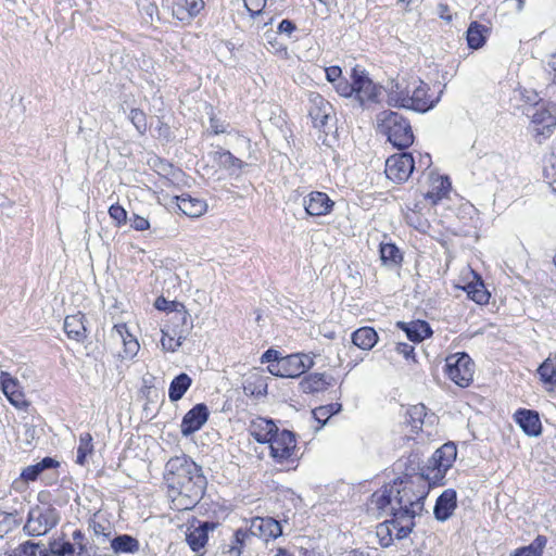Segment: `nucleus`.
<instances>
[{
    "label": "nucleus",
    "mask_w": 556,
    "mask_h": 556,
    "mask_svg": "<svg viewBox=\"0 0 556 556\" xmlns=\"http://www.w3.org/2000/svg\"><path fill=\"white\" fill-rule=\"evenodd\" d=\"M427 494V481L424 477H416L396 479L371 495L369 509L378 517H391L377 527V536L383 547L390 546L394 539H405L412 532L415 517L424 510Z\"/></svg>",
    "instance_id": "obj_1"
},
{
    "label": "nucleus",
    "mask_w": 556,
    "mask_h": 556,
    "mask_svg": "<svg viewBox=\"0 0 556 556\" xmlns=\"http://www.w3.org/2000/svg\"><path fill=\"white\" fill-rule=\"evenodd\" d=\"M164 480L170 507L177 511L192 509L206 488V478L201 467L186 455L168 459Z\"/></svg>",
    "instance_id": "obj_2"
},
{
    "label": "nucleus",
    "mask_w": 556,
    "mask_h": 556,
    "mask_svg": "<svg viewBox=\"0 0 556 556\" xmlns=\"http://www.w3.org/2000/svg\"><path fill=\"white\" fill-rule=\"evenodd\" d=\"M428 91V85L420 79H413L409 83L397 81L389 90L388 103L424 113L439 102V97L433 98Z\"/></svg>",
    "instance_id": "obj_3"
},
{
    "label": "nucleus",
    "mask_w": 556,
    "mask_h": 556,
    "mask_svg": "<svg viewBox=\"0 0 556 556\" xmlns=\"http://www.w3.org/2000/svg\"><path fill=\"white\" fill-rule=\"evenodd\" d=\"M377 126L380 134L397 149H406L414 142V134L409 122L401 114L383 111L377 116Z\"/></svg>",
    "instance_id": "obj_4"
},
{
    "label": "nucleus",
    "mask_w": 556,
    "mask_h": 556,
    "mask_svg": "<svg viewBox=\"0 0 556 556\" xmlns=\"http://www.w3.org/2000/svg\"><path fill=\"white\" fill-rule=\"evenodd\" d=\"M60 521L59 511L49 505H36L30 508L24 530L34 536L43 535Z\"/></svg>",
    "instance_id": "obj_5"
},
{
    "label": "nucleus",
    "mask_w": 556,
    "mask_h": 556,
    "mask_svg": "<svg viewBox=\"0 0 556 556\" xmlns=\"http://www.w3.org/2000/svg\"><path fill=\"white\" fill-rule=\"evenodd\" d=\"M313 366V356L305 353H295L283 356L278 362L268 365V371L282 378H296Z\"/></svg>",
    "instance_id": "obj_6"
},
{
    "label": "nucleus",
    "mask_w": 556,
    "mask_h": 556,
    "mask_svg": "<svg viewBox=\"0 0 556 556\" xmlns=\"http://www.w3.org/2000/svg\"><path fill=\"white\" fill-rule=\"evenodd\" d=\"M445 370L454 383L466 388L473 379L475 364L468 354L455 353L446 357Z\"/></svg>",
    "instance_id": "obj_7"
},
{
    "label": "nucleus",
    "mask_w": 556,
    "mask_h": 556,
    "mask_svg": "<svg viewBox=\"0 0 556 556\" xmlns=\"http://www.w3.org/2000/svg\"><path fill=\"white\" fill-rule=\"evenodd\" d=\"M270 456L278 464L296 459V440L293 432L279 429L268 442Z\"/></svg>",
    "instance_id": "obj_8"
},
{
    "label": "nucleus",
    "mask_w": 556,
    "mask_h": 556,
    "mask_svg": "<svg viewBox=\"0 0 556 556\" xmlns=\"http://www.w3.org/2000/svg\"><path fill=\"white\" fill-rule=\"evenodd\" d=\"M533 131L536 136H549L556 127V105L536 103L529 112Z\"/></svg>",
    "instance_id": "obj_9"
},
{
    "label": "nucleus",
    "mask_w": 556,
    "mask_h": 556,
    "mask_svg": "<svg viewBox=\"0 0 556 556\" xmlns=\"http://www.w3.org/2000/svg\"><path fill=\"white\" fill-rule=\"evenodd\" d=\"M351 78L353 79L354 86V98L362 104L377 102L380 94L381 88L377 86L365 73V71L354 67L352 71Z\"/></svg>",
    "instance_id": "obj_10"
},
{
    "label": "nucleus",
    "mask_w": 556,
    "mask_h": 556,
    "mask_svg": "<svg viewBox=\"0 0 556 556\" xmlns=\"http://www.w3.org/2000/svg\"><path fill=\"white\" fill-rule=\"evenodd\" d=\"M415 168L413 155L407 152L391 155L386 161V175L396 184L406 181Z\"/></svg>",
    "instance_id": "obj_11"
},
{
    "label": "nucleus",
    "mask_w": 556,
    "mask_h": 556,
    "mask_svg": "<svg viewBox=\"0 0 556 556\" xmlns=\"http://www.w3.org/2000/svg\"><path fill=\"white\" fill-rule=\"evenodd\" d=\"M457 456V447L448 442L439 447L429 460L428 469L431 470L432 479H442L446 471L453 466Z\"/></svg>",
    "instance_id": "obj_12"
},
{
    "label": "nucleus",
    "mask_w": 556,
    "mask_h": 556,
    "mask_svg": "<svg viewBox=\"0 0 556 556\" xmlns=\"http://www.w3.org/2000/svg\"><path fill=\"white\" fill-rule=\"evenodd\" d=\"M303 206L309 216L319 217L329 214L334 206V202L325 192L312 191L304 197Z\"/></svg>",
    "instance_id": "obj_13"
},
{
    "label": "nucleus",
    "mask_w": 556,
    "mask_h": 556,
    "mask_svg": "<svg viewBox=\"0 0 556 556\" xmlns=\"http://www.w3.org/2000/svg\"><path fill=\"white\" fill-rule=\"evenodd\" d=\"M208 409L205 404H197L182 418L180 432L184 437H189L199 431L207 421Z\"/></svg>",
    "instance_id": "obj_14"
},
{
    "label": "nucleus",
    "mask_w": 556,
    "mask_h": 556,
    "mask_svg": "<svg viewBox=\"0 0 556 556\" xmlns=\"http://www.w3.org/2000/svg\"><path fill=\"white\" fill-rule=\"evenodd\" d=\"M58 466L59 463L55 459L45 457L40 462L25 467L21 472L20 479L13 482V488L23 491L28 482L35 481L46 469L55 468Z\"/></svg>",
    "instance_id": "obj_15"
},
{
    "label": "nucleus",
    "mask_w": 556,
    "mask_h": 556,
    "mask_svg": "<svg viewBox=\"0 0 556 556\" xmlns=\"http://www.w3.org/2000/svg\"><path fill=\"white\" fill-rule=\"evenodd\" d=\"M332 105L319 94H313L309 98L308 115L314 127L321 128L328 123L332 114Z\"/></svg>",
    "instance_id": "obj_16"
},
{
    "label": "nucleus",
    "mask_w": 556,
    "mask_h": 556,
    "mask_svg": "<svg viewBox=\"0 0 556 556\" xmlns=\"http://www.w3.org/2000/svg\"><path fill=\"white\" fill-rule=\"evenodd\" d=\"M1 390L9 400V402L17 408L27 406L24 393L20 388V382L16 378L12 377L7 371L0 372Z\"/></svg>",
    "instance_id": "obj_17"
},
{
    "label": "nucleus",
    "mask_w": 556,
    "mask_h": 556,
    "mask_svg": "<svg viewBox=\"0 0 556 556\" xmlns=\"http://www.w3.org/2000/svg\"><path fill=\"white\" fill-rule=\"evenodd\" d=\"M334 379L325 372H313L300 381V390L306 394H314L326 391L333 386Z\"/></svg>",
    "instance_id": "obj_18"
},
{
    "label": "nucleus",
    "mask_w": 556,
    "mask_h": 556,
    "mask_svg": "<svg viewBox=\"0 0 556 556\" xmlns=\"http://www.w3.org/2000/svg\"><path fill=\"white\" fill-rule=\"evenodd\" d=\"M457 507V493L453 489L444 490L437 498L433 514L439 521H446Z\"/></svg>",
    "instance_id": "obj_19"
},
{
    "label": "nucleus",
    "mask_w": 556,
    "mask_h": 556,
    "mask_svg": "<svg viewBox=\"0 0 556 556\" xmlns=\"http://www.w3.org/2000/svg\"><path fill=\"white\" fill-rule=\"evenodd\" d=\"M483 165L498 182H504L511 173V166L502 154L491 153L483 159Z\"/></svg>",
    "instance_id": "obj_20"
},
{
    "label": "nucleus",
    "mask_w": 556,
    "mask_h": 556,
    "mask_svg": "<svg viewBox=\"0 0 556 556\" xmlns=\"http://www.w3.org/2000/svg\"><path fill=\"white\" fill-rule=\"evenodd\" d=\"M515 421L529 437H539L542 433V424L536 412L519 409L515 414Z\"/></svg>",
    "instance_id": "obj_21"
},
{
    "label": "nucleus",
    "mask_w": 556,
    "mask_h": 556,
    "mask_svg": "<svg viewBox=\"0 0 556 556\" xmlns=\"http://www.w3.org/2000/svg\"><path fill=\"white\" fill-rule=\"evenodd\" d=\"M282 529L280 523L273 518H256L251 525V534L268 541L280 536Z\"/></svg>",
    "instance_id": "obj_22"
},
{
    "label": "nucleus",
    "mask_w": 556,
    "mask_h": 556,
    "mask_svg": "<svg viewBox=\"0 0 556 556\" xmlns=\"http://www.w3.org/2000/svg\"><path fill=\"white\" fill-rule=\"evenodd\" d=\"M203 8V0H175L173 15L181 22H190Z\"/></svg>",
    "instance_id": "obj_23"
},
{
    "label": "nucleus",
    "mask_w": 556,
    "mask_h": 556,
    "mask_svg": "<svg viewBox=\"0 0 556 556\" xmlns=\"http://www.w3.org/2000/svg\"><path fill=\"white\" fill-rule=\"evenodd\" d=\"M176 203L185 215L192 218L202 216L207 210V204L204 200L193 198L190 194L176 197Z\"/></svg>",
    "instance_id": "obj_24"
},
{
    "label": "nucleus",
    "mask_w": 556,
    "mask_h": 556,
    "mask_svg": "<svg viewBox=\"0 0 556 556\" xmlns=\"http://www.w3.org/2000/svg\"><path fill=\"white\" fill-rule=\"evenodd\" d=\"M277 430H278V428L273 422V420L262 418V417L253 419L249 427L250 434L258 443H268Z\"/></svg>",
    "instance_id": "obj_25"
},
{
    "label": "nucleus",
    "mask_w": 556,
    "mask_h": 556,
    "mask_svg": "<svg viewBox=\"0 0 556 556\" xmlns=\"http://www.w3.org/2000/svg\"><path fill=\"white\" fill-rule=\"evenodd\" d=\"M215 528V523L212 522H203L198 527L190 528L188 530L186 541L190 548L193 552H199L200 549L204 548L207 539H208V531L213 530Z\"/></svg>",
    "instance_id": "obj_26"
},
{
    "label": "nucleus",
    "mask_w": 556,
    "mask_h": 556,
    "mask_svg": "<svg viewBox=\"0 0 556 556\" xmlns=\"http://www.w3.org/2000/svg\"><path fill=\"white\" fill-rule=\"evenodd\" d=\"M112 338L124 344V357H132L137 354L139 350V343L128 332L125 324H118L113 327Z\"/></svg>",
    "instance_id": "obj_27"
},
{
    "label": "nucleus",
    "mask_w": 556,
    "mask_h": 556,
    "mask_svg": "<svg viewBox=\"0 0 556 556\" xmlns=\"http://www.w3.org/2000/svg\"><path fill=\"white\" fill-rule=\"evenodd\" d=\"M85 316L81 313L68 315L64 320V331L70 339L83 342L87 338V330L84 323Z\"/></svg>",
    "instance_id": "obj_28"
},
{
    "label": "nucleus",
    "mask_w": 556,
    "mask_h": 556,
    "mask_svg": "<svg viewBox=\"0 0 556 556\" xmlns=\"http://www.w3.org/2000/svg\"><path fill=\"white\" fill-rule=\"evenodd\" d=\"M397 327L406 333L412 342H420L432 334L429 324L424 320H415L408 324L399 321Z\"/></svg>",
    "instance_id": "obj_29"
},
{
    "label": "nucleus",
    "mask_w": 556,
    "mask_h": 556,
    "mask_svg": "<svg viewBox=\"0 0 556 556\" xmlns=\"http://www.w3.org/2000/svg\"><path fill=\"white\" fill-rule=\"evenodd\" d=\"M451 182L446 177L431 176V189L424 194L425 199L430 201L432 205L438 204L447 195Z\"/></svg>",
    "instance_id": "obj_30"
},
{
    "label": "nucleus",
    "mask_w": 556,
    "mask_h": 556,
    "mask_svg": "<svg viewBox=\"0 0 556 556\" xmlns=\"http://www.w3.org/2000/svg\"><path fill=\"white\" fill-rule=\"evenodd\" d=\"M378 333L371 327H362L352 333V342L364 351L371 350L378 342Z\"/></svg>",
    "instance_id": "obj_31"
},
{
    "label": "nucleus",
    "mask_w": 556,
    "mask_h": 556,
    "mask_svg": "<svg viewBox=\"0 0 556 556\" xmlns=\"http://www.w3.org/2000/svg\"><path fill=\"white\" fill-rule=\"evenodd\" d=\"M490 28L478 22H472L466 33L467 43L471 49H480L484 46Z\"/></svg>",
    "instance_id": "obj_32"
},
{
    "label": "nucleus",
    "mask_w": 556,
    "mask_h": 556,
    "mask_svg": "<svg viewBox=\"0 0 556 556\" xmlns=\"http://www.w3.org/2000/svg\"><path fill=\"white\" fill-rule=\"evenodd\" d=\"M111 548L115 554H136L139 552V541L128 534H121L111 541Z\"/></svg>",
    "instance_id": "obj_33"
},
{
    "label": "nucleus",
    "mask_w": 556,
    "mask_h": 556,
    "mask_svg": "<svg viewBox=\"0 0 556 556\" xmlns=\"http://www.w3.org/2000/svg\"><path fill=\"white\" fill-rule=\"evenodd\" d=\"M192 383L191 378L187 374H180L173 379L168 389V397L172 402L179 401Z\"/></svg>",
    "instance_id": "obj_34"
},
{
    "label": "nucleus",
    "mask_w": 556,
    "mask_h": 556,
    "mask_svg": "<svg viewBox=\"0 0 556 556\" xmlns=\"http://www.w3.org/2000/svg\"><path fill=\"white\" fill-rule=\"evenodd\" d=\"M243 390L244 393L249 395H265L267 393V383L265 382V378L257 372L249 375L244 380Z\"/></svg>",
    "instance_id": "obj_35"
},
{
    "label": "nucleus",
    "mask_w": 556,
    "mask_h": 556,
    "mask_svg": "<svg viewBox=\"0 0 556 556\" xmlns=\"http://www.w3.org/2000/svg\"><path fill=\"white\" fill-rule=\"evenodd\" d=\"M471 274L477 278V281L469 282L464 287V290L467 292L469 299H471L477 304H485L489 302L490 293L486 291L483 282L477 275L471 271Z\"/></svg>",
    "instance_id": "obj_36"
},
{
    "label": "nucleus",
    "mask_w": 556,
    "mask_h": 556,
    "mask_svg": "<svg viewBox=\"0 0 556 556\" xmlns=\"http://www.w3.org/2000/svg\"><path fill=\"white\" fill-rule=\"evenodd\" d=\"M380 260L386 266H397L401 264L403 256L400 249L390 242L380 243Z\"/></svg>",
    "instance_id": "obj_37"
},
{
    "label": "nucleus",
    "mask_w": 556,
    "mask_h": 556,
    "mask_svg": "<svg viewBox=\"0 0 556 556\" xmlns=\"http://www.w3.org/2000/svg\"><path fill=\"white\" fill-rule=\"evenodd\" d=\"M49 547L31 541L20 544L13 551L14 556H49Z\"/></svg>",
    "instance_id": "obj_38"
},
{
    "label": "nucleus",
    "mask_w": 556,
    "mask_h": 556,
    "mask_svg": "<svg viewBox=\"0 0 556 556\" xmlns=\"http://www.w3.org/2000/svg\"><path fill=\"white\" fill-rule=\"evenodd\" d=\"M49 556H80V552L75 551V545L63 539H55L49 543Z\"/></svg>",
    "instance_id": "obj_39"
},
{
    "label": "nucleus",
    "mask_w": 556,
    "mask_h": 556,
    "mask_svg": "<svg viewBox=\"0 0 556 556\" xmlns=\"http://www.w3.org/2000/svg\"><path fill=\"white\" fill-rule=\"evenodd\" d=\"M341 409H342V405L340 403H331V404L323 405V406H319V407H316L315 409H313L312 410L313 417L316 421L319 422L318 429L324 427L326 425V422L328 421V419L331 416L340 413Z\"/></svg>",
    "instance_id": "obj_40"
},
{
    "label": "nucleus",
    "mask_w": 556,
    "mask_h": 556,
    "mask_svg": "<svg viewBox=\"0 0 556 556\" xmlns=\"http://www.w3.org/2000/svg\"><path fill=\"white\" fill-rule=\"evenodd\" d=\"M211 157L220 167L224 168H241L242 161L233 156L229 151L217 150L211 153Z\"/></svg>",
    "instance_id": "obj_41"
},
{
    "label": "nucleus",
    "mask_w": 556,
    "mask_h": 556,
    "mask_svg": "<svg viewBox=\"0 0 556 556\" xmlns=\"http://www.w3.org/2000/svg\"><path fill=\"white\" fill-rule=\"evenodd\" d=\"M20 517L17 513H7L0 510V538H3L5 534L17 528L20 525Z\"/></svg>",
    "instance_id": "obj_42"
},
{
    "label": "nucleus",
    "mask_w": 556,
    "mask_h": 556,
    "mask_svg": "<svg viewBox=\"0 0 556 556\" xmlns=\"http://www.w3.org/2000/svg\"><path fill=\"white\" fill-rule=\"evenodd\" d=\"M538 374L544 383L551 386L556 384V361L547 358L538 368Z\"/></svg>",
    "instance_id": "obj_43"
},
{
    "label": "nucleus",
    "mask_w": 556,
    "mask_h": 556,
    "mask_svg": "<svg viewBox=\"0 0 556 556\" xmlns=\"http://www.w3.org/2000/svg\"><path fill=\"white\" fill-rule=\"evenodd\" d=\"M408 421L416 430L421 429L427 417V408L424 404H417L407 409Z\"/></svg>",
    "instance_id": "obj_44"
},
{
    "label": "nucleus",
    "mask_w": 556,
    "mask_h": 556,
    "mask_svg": "<svg viewBox=\"0 0 556 556\" xmlns=\"http://www.w3.org/2000/svg\"><path fill=\"white\" fill-rule=\"evenodd\" d=\"M161 344L165 351L175 352L182 344V337L174 338L172 336L170 326L162 329Z\"/></svg>",
    "instance_id": "obj_45"
},
{
    "label": "nucleus",
    "mask_w": 556,
    "mask_h": 556,
    "mask_svg": "<svg viewBox=\"0 0 556 556\" xmlns=\"http://www.w3.org/2000/svg\"><path fill=\"white\" fill-rule=\"evenodd\" d=\"M92 438L89 433L81 434L79 438V445L77 447V464L84 465L88 454L92 452Z\"/></svg>",
    "instance_id": "obj_46"
},
{
    "label": "nucleus",
    "mask_w": 556,
    "mask_h": 556,
    "mask_svg": "<svg viewBox=\"0 0 556 556\" xmlns=\"http://www.w3.org/2000/svg\"><path fill=\"white\" fill-rule=\"evenodd\" d=\"M129 119L140 134L147 130L146 114L139 109H132L129 114Z\"/></svg>",
    "instance_id": "obj_47"
},
{
    "label": "nucleus",
    "mask_w": 556,
    "mask_h": 556,
    "mask_svg": "<svg viewBox=\"0 0 556 556\" xmlns=\"http://www.w3.org/2000/svg\"><path fill=\"white\" fill-rule=\"evenodd\" d=\"M109 215L117 226L124 225L127 222V212L123 206L118 204H113L110 206Z\"/></svg>",
    "instance_id": "obj_48"
},
{
    "label": "nucleus",
    "mask_w": 556,
    "mask_h": 556,
    "mask_svg": "<svg viewBox=\"0 0 556 556\" xmlns=\"http://www.w3.org/2000/svg\"><path fill=\"white\" fill-rule=\"evenodd\" d=\"M130 227L136 231H144L150 229L151 225L147 217L140 216L138 214H132L129 217Z\"/></svg>",
    "instance_id": "obj_49"
},
{
    "label": "nucleus",
    "mask_w": 556,
    "mask_h": 556,
    "mask_svg": "<svg viewBox=\"0 0 556 556\" xmlns=\"http://www.w3.org/2000/svg\"><path fill=\"white\" fill-rule=\"evenodd\" d=\"M334 88H336L337 92L342 97L349 98V97L354 96L355 89L353 86V80L350 83L346 79H339L334 84Z\"/></svg>",
    "instance_id": "obj_50"
},
{
    "label": "nucleus",
    "mask_w": 556,
    "mask_h": 556,
    "mask_svg": "<svg viewBox=\"0 0 556 556\" xmlns=\"http://www.w3.org/2000/svg\"><path fill=\"white\" fill-rule=\"evenodd\" d=\"M247 10L251 13L252 16L258 15L262 13L263 9L266 5L267 0H243Z\"/></svg>",
    "instance_id": "obj_51"
},
{
    "label": "nucleus",
    "mask_w": 556,
    "mask_h": 556,
    "mask_svg": "<svg viewBox=\"0 0 556 556\" xmlns=\"http://www.w3.org/2000/svg\"><path fill=\"white\" fill-rule=\"evenodd\" d=\"M248 538H249L248 531H245L243 529H238L233 534L235 543L231 545V548L236 549L238 553H240L241 548L243 546V543H244L245 539H248Z\"/></svg>",
    "instance_id": "obj_52"
},
{
    "label": "nucleus",
    "mask_w": 556,
    "mask_h": 556,
    "mask_svg": "<svg viewBox=\"0 0 556 556\" xmlns=\"http://www.w3.org/2000/svg\"><path fill=\"white\" fill-rule=\"evenodd\" d=\"M72 540L75 545V551L78 549V552H84L86 549V538L85 534L80 530H75L72 534Z\"/></svg>",
    "instance_id": "obj_53"
},
{
    "label": "nucleus",
    "mask_w": 556,
    "mask_h": 556,
    "mask_svg": "<svg viewBox=\"0 0 556 556\" xmlns=\"http://www.w3.org/2000/svg\"><path fill=\"white\" fill-rule=\"evenodd\" d=\"M395 351L403 355L406 359L408 358H414V346L408 344V343H404V342H399L395 344Z\"/></svg>",
    "instance_id": "obj_54"
},
{
    "label": "nucleus",
    "mask_w": 556,
    "mask_h": 556,
    "mask_svg": "<svg viewBox=\"0 0 556 556\" xmlns=\"http://www.w3.org/2000/svg\"><path fill=\"white\" fill-rule=\"evenodd\" d=\"M295 30V25L290 20H282L278 25V31L280 34H287L290 36Z\"/></svg>",
    "instance_id": "obj_55"
},
{
    "label": "nucleus",
    "mask_w": 556,
    "mask_h": 556,
    "mask_svg": "<svg viewBox=\"0 0 556 556\" xmlns=\"http://www.w3.org/2000/svg\"><path fill=\"white\" fill-rule=\"evenodd\" d=\"M342 71L339 66H330L326 68V77L331 83H337L339 79H341Z\"/></svg>",
    "instance_id": "obj_56"
},
{
    "label": "nucleus",
    "mask_w": 556,
    "mask_h": 556,
    "mask_svg": "<svg viewBox=\"0 0 556 556\" xmlns=\"http://www.w3.org/2000/svg\"><path fill=\"white\" fill-rule=\"evenodd\" d=\"M278 351L269 349L262 355V363H276L280 359Z\"/></svg>",
    "instance_id": "obj_57"
},
{
    "label": "nucleus",
    "mask_w": 556,
    "mask_h": 556,
    "mask_svg": "<svg viewBox=\"0 0 556 556\" xmlns=\"http://www.w3.org/2000/svg\"><path fill=\"white\" fill-rule=\"evenodd\" d=\"M546 545V538L545 536H542V535H539L535 538V540L530 544L528 545L527 547H531L533 549H535V552L542 556V553H543V548L545 547Z\"/></svg>",
    "instance_id": "obj_58"
},
{
    "label": "nucleus",
    "mask_w": 556,
    "mask_h": 556,
    "mask_svg": "<svg viewBox=\"0 0 556 556\" xmlns=\"http://www.w3.org/2000/svg\"><path fill=\"white\" fill-rule=\"evenodd\" d=\"M210 127L215 135H219L226 131L224 124L219 123L215 117L210 118Z\"/></svg>",
    "instance_id": "obj_59"
},
{
    "label": "nucleus",
    "mask_w": 556,
    "mask_h": 556,
    "mask_svg": "<svg viewBox=\"0 0 556 556\" xmlns=\"http://www.w3.org/2000/svg\"><path fill=\"white\" fill-rule=\"evenodd\" d=\"M510 556H540V555L535 552V549H533L531 547L523 546V547L517 548Z\"/></svg>",
    "instance_id": "obj_60"
},
{
    "label": "nucleus",
    "mask_w": 556,
    "mask_h": 556,
    "mask_svg": "<svg viewBox=\"0 0 556 556\" xmlns=\"http://www.w3.org/2000/svg\"><path fill=\"white\" fill-rule=\"evenodd\" d=\"M338 556H369V553L361 549H351L340 553Z\"/></svg>",
    "instance_id": "obj_61"
},
{
    "label": "nucleus",
    "mask_w": 556,
    "mask_h": 556,
    "mask_svg": "<svg viewBox=\"0 0 556 556\" xmlns=\"http://www.w3.org/2000/svg\"><path fill=\"white\" fill-rule=\"evenodd\" d=\"M172 336L174 338H178V336L182 337V341L187 338V331L182 328H178V325L176 327H170Z\"/></svg>",
    "instance_id": "obj_62"
},
{
    "label": "nucleus",
    "mask_w": 556,
    "mask_h": 556,
    "mask_svg": "<svg viewBox=\"0 0 556 556\" xmlns=\"http://www.w3.org/2000/svg\"><path fill=\"white\" fill-rule=\"evenodd\" d=\"M274 556H293V554H291L285 548H278Z\"/></svg>",
    "instance_id": "obj_63"
},
{
    "label": "nucleus",
    "mask_w": 556,
    "mask_h": 556,
    "mask_svg": "<svg viewBox=\"0 0 556 556\" xmlns=\"http://www.w3.org/2000/svg\"><path fill=\"white\" fill-rule=\"evenodd\" d=\"M420 163H421L422 165H425V166H427V167H428V166L430 165V163H431V157H430V155H429V154H426L425 156H422V157L420 159Z\"/></svg>",
    "instance_id": "obj_64"
}]
</instances>
